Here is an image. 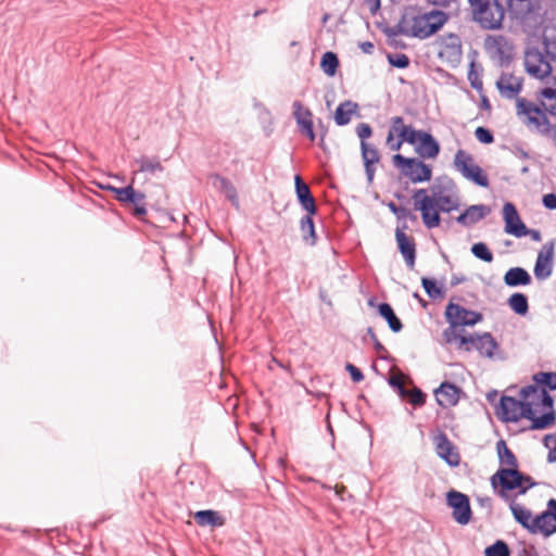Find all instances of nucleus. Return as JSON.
Instances as JSON below:
<instances>
[{
  "label": "nucleus",
  "instance_id": "1",
  "mask_svg": "<svg viewBox=\"0 0 556 556\" xmlns=\"http://www.w3.org/2000/svg\"><path fill=\"white\" fill-rule=\"evenodd\" d=\"M516 116L530 131H548L551 117H556V76L535 92V101L516 99Z\"/></svg>",
  "mask_w": 556,
  "mask_h": 556
},
{
  "label": "nucleus",
  "instance_id": "2",
  "mask_svg": "<svg viewBox=\"0 0 556 556\" xmlns=\"http://www.w3.org/2000/svg\"><path fill=\"white\" fill-rule=\"evenodd\" d=\"M496 452L500 462V468L490 478L491 486L504 501H510L511 492L525 494L535 484L531 477L525 476L518 470V460L504 440L496 443Z\"/></svg>",
  "mask_w": 556,
  "mask_h": 556
},
{
  "label": "nucleus",
  "instance_id": "3",
  "mask_svg": "<svg viewBox=\"0 0 556 556\" xmlns=\"http://www.w3.org/2000/svg\"><path fill=\"white\" fill-rule=\"evenodd\" d=\"M404 142L415 147V152L426 160H434L441 148L434 137L427 131L416 130L405 125L402 116L391 118V126L387 136V144L392 151H399Z\"/></svg>",
  "mask_w": 556,
  "mask_h": 556
},
{
  "label": "nucleus",
  "instance_id": "4",
  "mask_svg": "<svg viewBox=\"0 0 556 556\" xmlns=\"http://www.w3.org/2000/svg\"><path fill=\"white\" fill-rule=\"evenodd\" d=\"M507 502L516 521L530 533L549 536L556 532V500H549L547 509L536 517H533L529 509L517 503L515 497Z\"/></svg>",
  "mask_w": 556,
  "mask_h": 556
},
{
  "label": "nucleus",
  "instance_id": "5",
  "mask_svg": "<svg viewBox=\"0 0 556 556\" xmlns=\"http://www.w3.org/2000/svg\"><path fill=\"white\" fill-rule=\"evenodd\" d=\"M521 397L525 400V409L529 408L533 413V416L526 417L532 421L531 429H545L553 425V397L544 388L528 386L521 390Z\"/></svg>",
  "mask_w": 556,
  "mask_h": 556
},
{
  "label": "nucleus",
  "instance_id": "6",
  "mask_svg": "<svg viewBox=\"0 0 556 556\" xmlns=\"http://www.w3.org/2000/svg\"><path fill=\"white\" fill-rule=\"evenodd\" d=\"M473 20L484 29H498L505 10L498 0H469Z\"/></svg>",
  "mask_w": 556,
  "mask_h": 556
},
{
  "label": "nucleus",
  "instance_id": "7",
  "mask_svg": "<svg viewBox=\"0 0 556 556\" xmlns=\"http://www.w3.org/2000/svg\"><path fill=\"white\" fill-rule=\"evenodd\" d=\"M448 15L440 10H432L413 17L412 35L425 39L439 31L447 22Z\"/></svg>",
  "mask_w": 556,
  "mask_h": 556
},
{
  "label": "nucleus",
  "instance_id": "8",
  "mask_svg": "<svg viewBox=\"0 0 556 556\" xmlns=\"http://www.w3.org/2000/svg\"><path fill=\"white\" fill-rule=\"evenodd\" d=\"M392 162L413 184L426 182L432 178L430 165L417 157H405L402 154H394Z\"/></svg>",
  "mask_w": 556,
  "mask_h": 556
},
{
  "label": "nucleus",
  "instance_id": "9",
  "mask_svg": "<svg viewBox=\"0 0 556 556\" xmlns=\"http://www.w3.org/2000/svg\"><path fill=\"white\" fill-rule=\"evenodd\" d=\"M525 70L526 73L542 84L552 80L553 66L549 63L547 56L538 49H529L525 54Z\"/></svg>",
  "mask_w": 556,
  "mask_h": 556
},
{
  "label": "nucleus",
  "instance_id": "10",
  "mask_svg": "<svg viewBox=\"0 0 556 556\" xmlns=\"http://www.w3.org/2000/svg\"><path fill=\"white\" fill-rule=\"evenodd\" d=\"M414 208L421 214L425 226L429 229L441 224L440 212L433 195H429L426 189H418L413 194Z\"/></svg>",
  "mask_w": 556,
  "mask_h": 556
},
{
  "label": "nucleus",
  "instance_id": "11",
  "mask_svg": "<svg viewBox=\"0 0 556 556\" xmlns=\"http://www.w3.org/2000/svg\"><path fill=\"white\" fill-rule=\"evenodd\" d=\"M454 165L462 175L481 187L489 186V178L482 168L476 164L473 157L464 150H458L454 157Z\"/></svg>",
  "mask_w": 556,
  "mask_h": 556
},
{
  "label": "nucleus",
  "instance_id": "12",
  "mask_svg": "<svg viewBox=\"0 0 556 556\" xmlns=\"http://www.w3.org/2000/svg\"><path fill=\"white\" fill-rule=\"evenodd\" d=\"M444 315L450 325L458 327L475 326L483 319L481 313L467 309L452 302L447 304Z\"/></svg>",
  "mask_w": 556,
  "mask_h": 556
},
{
  "label": "nucleus",
  "instance_id": "13",
  "mask_svg": "<svg viewBox=\"0 0 556 556\" xmlns=\"http://www.w3.org/2000/svg\"><path fill=\"white\" fill-rule=\"evenodd\" d=\"M446 502L453 508V518L459 525H467L471 519V507L467 495L451 490L446 494Z\"/></svg>",
  "mask_w": 556,
  "mask_h": 556
},
{
  "label": "nucleus",
  "instance_id": "14",
  "mask_svg": "<svg viewBox=\"0 0 556 556\" xmlns=\"http://www.w3.org/2000/svg\"><path fill=\"white\" fill-rule=\"evenodd\" d=\"M498 415L505 421H518L525 417L533 416L528 408L525 409V400L518 401L511 396H502Z\"/></svg>",
  "mask_w": 556,
  "mask_h": 556
},
{
  "label": "nucleus",
  "instance_id": "15",
  "mask_svg": "<svg viewBox=\"0 0 556 556\" xmlns=\"http://www.w3.org/2000/svg\"><path fill=\"white\" fill-rule=\"evenodd\" d=\"M438 54L440 59L448 62H457L462 58V40L455 34H447L438 41Z\"/></svg>",
  "mask_w": 556,
  "mask_h": 556
},
{
  "label": "nucleus",
  "instance_id": "16",
  "mask_svg": "<svg viewBox=\"0 0 556 556\" xmlns=\"http://www.w3.org/2000/svg\"><path fill=\"white\" fill-rule=\"evenodd\" d=\"M503 219L505 222V232L517 238L528 235V228L521 220L516 206L507 202L503 206Z\"/></svg>",
  "mask_w": 556,
  "mask_h": 556
},
{
  "label": "nucleus",
  "instance_id": "17",
  "mask_svg": "<svg viewBox=\"0 0 556 556\" xmlns=\"http://www.w3.org/2000/svg\"><path fill=\"white\" fill-rule=\"evenodd\" d=\"M500 93L507 99L520 98L523 88V78L509 72H504L496 81Z\"/></svg>",
  "mask_w": 556,
  "mask_h": 556
},
{
  "label": "nucleus",
  "instance_id": "18",
  "mask_svg": "<svg viewBox=\"0 0 556 556\" xmlns=\"http://www.w3.org/2000/svg\"><path fill=\"white\" fill-rule=\"evenodd\" d=\"M294 109V117L300 126V130L302 134L308 137L311 141L315 140V132L313 129V114L312 112L304 108L301 102L295 101L293 103Z\"/></svg>",
  "mask_w": 556,
  "mask_h": 556
},
{
  "label": "nucleus",
  "instance_id": "19",
  "mask_svg": "<svg viewBox=\"0 0 556 556\" xmlns=\"http://www.w3.org/2000/svg\"><path fill=\"white\" fill-rule=\"evenodd\" d=\"M395 239L397 242V247L400 252L402 253L406 265L413 269L415 266L416 258V244L412 237L407 236L403 230L396 229Z\"/></svg>",
  "mask_w": 556,
  "mask_h": 556
},
{
  "label": "nucleus",
  "instance_id": "20",
  "mask_svg": "<svg viewBox=\"0 0 556 556\" xmlns=\"http://www.w3.org/2000/svg\"><path fill=\"white\" fill-rule=\"evenodd\" d=\"M460 389L450 382H443L435 391L437 402L442 407H452L458 403Z\"/></svg>",
  "mask_w": 556,
  "mask_h": 556
},
{
  "label": "nucleus",
  "instance_id": "21",
  "mask_svg": "<svg viewBox=\"0 0 556 556\" xmlns=\"http://www.w3.org/2000/svg\"><path fill=\"white\" fill-rule=\"evenodd\" d=\"M437 453L444 459L450 466H458L460 462L459 453L456 451L453 443L447 439L445 434H440L437 438Z\"/></svg>",
  "mask_w": 556,
  "mask_h": 556
},
{
  "label": "nucleus",
  "instance_id": "22",
  "mask_svg": "<svg viewBox=\"0 0 556 556\" xmlns=\"http://www.w3.org/2000/svg\"><path fill=\"white\" fill-rule=\"evenodd\" d=\"M473 348L484 357L493 358L498 349V344L489 332L475 333Z\"/></svg>",
  "mask_w": 556,
  "mask_h": 556
},
{
  "label": "nucleus",
  "instance_id": "23",
  "mask_svg": "<svg viewBox=\"0 0 556 556\" xmlns=\"http://www.w3.org/2000/svg\"><path fill=\"white\" fill-rule=\"evenodd\" d=\"M294 181L296 195L301 205L309 215H314L316 213V204L311 193L309 187L302 180L299 175L295 176Z\"/></svg>",
  "mask_w": 556,
  "mask_h": 556
},
{
  "label": "nucleus",
  "instance_id": "24",
  "mask_svg": "<svg viewBox=\"0 0 556 556\" xmlns=\"http://www.w3.org/2000/svg\"><path fill=\"white\" fill-rule=\"evenodd\" d=\"M362 148V157L365 164L366 174L369 180H372L375 168L374 165L377 164L380 160V155L378 150L368 144L367 142H361Z\"/></svg>",
  "mask_w": 556,
  "mask_h": 556
},
{
  "label": "nucleus",
  "instance_id": "25",
  "mask_svg": "<svg viewBox=\"0 0 556 556\" xmlns=\"http://www.w3.org/2000/svg\"><path fill=\"white\" fill-rule=\"evenodd\" d=\"M213 186L225 194V197L232 203L238 205V194L235 186L229 179L214 174L211 176Z\"/></svg>",
  "mask_w": 556,
  "mask_h": 556
},
{
  "label": "nucleus",
  "instance_id": "26",
  "mask_svg": "<svg viewBox=\"0 0 556 556\" xmlns=\"http://www.w3.org/2000/svg\"><path fill=\"white\" fill-rule=\"evenodd\" d=\"M195 522L201 527H222L225 518L216 510H199L194 514Z\"/></svg>",
  "mask_w": 556,
  "mask_h": 556
},
{
  "label": "nucleus",
  "instance_id": "27",
  "mask_svg": "<svg viewBox=\"0 0 556 556\" xmlns=\"http://www.w3.org/2000/svg\"><path fill=\"white\" fill-rule=\"evenodd\" d=\"M488 213L489 210L484 205H471L457 217V222L469 226L481 220Z\"/></svg>",
  "mask_w": 556,
  "mask_h": 556
},
{
  "label": "nucleus",
  "instance_id": "28",
  "mask_svg": "<svg viewBox=\"0 0 556 556\" xmlns=\"http://www.w3.org/2000/svg\"><path fill=\"white\" fill-rule=\"evenodd\" d=\"M357 111V104L352 101H345L336 109L334 122L339 126L346 125L351 122L352 116Z\"/></svg>",
  "mask_w": 556,
  "mask_h": 556
},
{
  "label": "nucleus",
  "instance_id": "29",
  "mask_svg": "<svg viewBox=\"0 0 556 556\" xmlns=\"http://www.w3.org/2000/svg\"><path fill=\"white\" fill-rule=\"evenodd\" d=\"M504 281L507 286L516 287V286H525L530 283L531 277L527 270L521 267H514L506 271L504 276Z\"/></svg>",
  "mask_w": 556,
  "mask_h": 556
},
{
  "label": "nucleus",
  "instance_id": "30",
  "mask_svg": "<svg viewBox=\"0 0 556 556\" xmlns=\"http://www.w3.org/2000/svg\"><path fill=\"white\" fill-rule=\"evenodd\" d=\"M552 256H553L552 250H549L547 252L542 251L539 253V256H538V260L535 263V267H534V273L538 278H546L551 275V273H552Z\"/></svg>",
  "mask_w": 556,
  "mask_h": 556
},
{
  "label": "nucleus",
  "instance_id": "31",
  "mask_svg": "<svg viewBox=\"0 0 556 556\" xmlns=\"http://www.w3.org/2000/svg\"><path fill=\"white\" fill-rule=\"evenodd\" d=\"M538 0H507L508 8L517 17H523L533 12Z\"/></svg>",
  "mask_w": 556,
  "mask_h": 556
},
{
  "label": "nucleus",
  "instance_id": "32",
  "mask_svg": "<svg viewBox=\"0 0 556 556\" xmlns=\"http://www.w3.org/2000/svg\"><path fill=\"white\" fill-rule=\"evenodd\" d=\"M379 314L386 318L389 324V327L392 331L399 332L402 330L403 325L401 320L396 317L393 308L388 303H382L378 306Z\"/></svg>",
  "mask_w": 556,
  "mask_h": 556
},
{
  "label": "nucleus",
  "instance_id": "33",
  "mask_svg": "<svg viewBox=\"0 0 556 556\" xmlns=\"http://www.w3.org/2000/svg\"><path fill=\"white\" fill-rule=\"evenodd\" d=\"M509 307L519 315H526L529 309L528 299L522 293H514L508 299Z\"/></svg>",
  "mask_w": 556,
  "mask_h": 556
},
{
  "label": "nucleus",
  "instance_id": "34",
  "mask_svg": "<svg viewBox=\"0 0 556 556\" xmlns=\"http://www.w3.org/2000/svg\"><path fill=\"white\" fill-rule=\"evenodd\" d=\"M338 66L339 60L336 53L330 51L324 53L320 67L326 75L333 76L337 73Z\"/></svg>",
  "mask_w": 556,
  "mask_h": 556
},
{
  "label": "nucleus",
  "instance_id": "35",
  "mask_svg": "<svg viewBox=\"0 0 556 556\" xmlns=\"http://www.w3.org/2000/svg\"><path fill=\"white\" fill-rule=\"evenodd\" d=\"M136 163L139 165L140 172L156 173L163 170V166L157 157L141 156L136 160Z\"/></svg>",
  "mask_w": 556,
  "mask_h": 556
},
{
  "label": "nucleus",
  "instance_id": "36",
  "mask_svg": "<svg viewBox=\"0 0 556 556\" xmlns=\"http://www.w3.org/2000/svg\"><path fill=\"white\" fill-rule=\"evenodd\" d=\"M301 230L303 233V238L307 240L311 239V243H315L316 235H315V228H314V222L312 219V215H307L302 218L301 220Z\"/></svg>",
  "mask_w": 556,
  "mask_h": 556
},
{
  "label": "nucleus",
  "instance_id": "37",
  "mask_svg": "<svg viewBox=\"0 0 556 556\" xmlns=\"http://www.w3.org/2000/svg\"><path fill=\"white\" fill-rule=\"evenodd\" d=\"M111 190L115 193V198L119 202L130 203L131 200H136V193L132 186L129 185L125 188H111Z\"/></svg>",
  "mask_w": 556,
  "mask_h": 556
},
{
  "label": "nucleus",
  "instance_id": "38",
  "mask_svg": "<svg viewBox=\"0 0 556 556\" xmlns=\"http://www.w3.org/2000/svg\"><path fill=\"white\" fill-rule=\"evenodd\" d=\"M435 202L439 208V212H451L455 208H457V203L454 199H452L450 195H444L442 193L434 194Z\"/></svg>",
  "mask_w": 556,
  "mask_h": 556
},
{
  "label": "nucleus",
  "instance_id": "39",
  "mask_svg": "<svg viewBox=\"0 0 556 556\" xmlns=\"http://www.w3.org/2000/svg\"><path fill=\"white\" fill-rule=\"evenodd\" d=\"M472 254L486 263H491L493 261V254L489 250L488 245L483 242L475 243L471 247Z\"/></svg>",
  "mask_w": 556,
  "mask_h": 556
},
{
  "label": "nucleus",
  "instance_id": "40",
  "mask_svg": "<svg viewBox=\"0 0 556 556\" xmlns=\"http://www.w3.org/2000/svg\"><path fill=\"white\" fill-rule=\"evenodd\" d=\"M485 556H509L508 545L504 541H496L484 551Z\"/></svg>",
  "mask_w": 556,
  "mask_h": 556
},
{
  "label": "nucleus",
  "instance_id": "41",
  "mask_svg": "<svg viewBox=\"0 0 556 556\" xmlns=\"http://www.w3.org/2000/svg\"><path fill=\"white\" fill-rule=\"evenodd\" d=\"M534 380L538 384L556 390V372H538L534 375Z\"/></svg>",
  "mask_w": 556,
  "mask_h": 556
},
{
  "label": "nucleus",
  "instance_id": "42",
  "mask_svg": "<svg viewBox=\"0 0 556 556\" xmlns=\"http://www.w3.org/2000/svg\"><path fill=\"white\" fill-rule=\"evenodd\" d=\"M389 383L399 391L401 397L406 396L405 376L402 372L391 375Z\"/></svg>",
  "mask_w": 556,
  "mask_h": 556
},
{
  "label": "nucleus",
  "instance_id": "43",
  "mask_svg": "<svg viewBox=\"0 0 556 556\" xmlns=\"http://www.w3.org/2000/svg\"><path fill=\"white\" fill-rule=\"evenodd\" d=\"M414 406H421L425 404V394L418 388L406 390V396Z\"/></svg>",
  "mask_w": 556,
  "mask_h": 556
},
{
  "label": "nucleus",
  "instance_id": "44",
  "mask_svg": "<svg viewBox=\"0 0 556 556\" xmlns=\"http://www.w3.org/2000/svg\"><path fill=\"white\" fill-rule=\"evenodd\" d=\"M544 445L548 448L547 460L556 462V434H547L544 438Z\"/></svg>",
  "mask_w": 556,
  "mask_h": 556
},
{
  "label": "nucleus",
  "instance_id": "45",
  "mask_svg": "<svg viewBox=\"0 0 556 556\" xmlns=\"http://www.w3.org/2000/svg\"><path fill=\"white\" fill-rule=\"evenodd\" d=\"M144 194L143 193H136V200H131V204H134V210H132V214L137 217H141V216H144L147 214V210L144 207V204H143V200H144Z\"/></svg>",
  "mask_w": 556,
  "mask_h": 556
},
{
  "label": "nucleus",
  "instance_id": "46",
  "mask_svg": "<svg viewBox=\"0 0 556 556\" xmlns=\"http://www.w3.org/2000/svg\"><path fill=\"white\" fill-rule=\"evenodd\" d=\"M421 283L425 291L430 298L435 299L442 294L440 288L437 287L435 281L429 278H422Z\"/></svg>",
  "mask_w": 556,
  "mask_h": 556
},
{
  "label": "nucleus",
  "instance_id": "47",
  "mask_svg": "<svg viewBox=\"0 0 556 556\" xmlns=\"http://www.w3.org/2000/svg\"><path fill=\"white\" fill-rule=\"evenodd\" d=\"M388 60L391 65L397 67V68H405L409 65V59L406 54L397 53V54H390L388 56Z\"/></svg>",
  "mask_w": 556,
  "mask_h": 556
},
{
  "label": "nucleus",
  "instance_id": "48",
  "mask_svg": "<svg viewBox=\"0 0 556 556\" xmlns=\"http://www.w3.org/2000/svg\"><path fill=\"white\" fill-rule=\"evenodd\" d=\"M475 136L481 143L490 144L494 141L492 132L482 126L476 128Z\"/></svg>",
  "mask_w": 556,
  "mask_h": 556
},
{
  "label": "nucleus",
  "instance_id": "49",
  "mask_svg": "<svg viewBox=\"0 0 556 556\" xmlns=\"http://www.w3.org/2000/svg\"><path fill=\"white\" fill-rule=\"evenodd\" d=\"M457 328L458 326H452L448 324V327L443 331V338L446 343L457 342L459 337Z\"/></svg>",
  "mask_w": 556,
  "mask_h": 556
},
{
  "label": "nucleus",
  "instance_id": "50",
  "mask_svg": "<svg viewBox=\"0 0 556 556\" xmlns=\"http://www.w3.org/2000/svg\"><path fill=\"white\" fill-rule=\"evenodd\" d=\"M457 342H458V349H460V350L463 349L466 352H469L471 350L470 345L473 346V343H475V334H470V336L459 334Z\"/></svg>",
  "mask_w": 556,
  "mask_h": 556
},
{
  "label": "nucleus",
  "instance_id": "51",
  "mask_svg": "<svg viewBox=\"0 0 556 556\" xmlns=\"http://www.w3.org/2000/svg\"><path fill=\"white\" fill-rule=\"evenodd\" d=\"M357 136L361 138L362 142L365 141V139L369 138L371 136V127L366 123H361L356 127Z\"/></svg>",
  "mask_w": 556,
  "mask_h": 556
},
{
  "label": "nucleus",
  "instance_id": "52",
  "mask_svg": "<svg viewBox=\"0 0 556 556\" xmlns=\"http://www.w3.org/2000/svg\"><path fill=\"white\" fill-rule=\"evenodd\" d=\"M346 370L350 372L351 378L354 382H361L364 379L363 372L352 364H346Z\"/></svg>",
  "mask_w": 556,
  "mask_h": 556
},
{
  "label": "nucleus",
  "instance_id": "53",
  "mask_svg": "<svg viewBox=\"0 0 556 556\" xmlns=\"http://www.w3.org/2000/svg\"><path fill=\"white\" fill-rule=\"evenodd\" d=\"M543 204L545 207H547L549 210H555L556 208V194H554V193L545 194L543 197Z\"/></svg>",
  "mask_w": 556,
  "mask_h": 556
},
{
  "label": "nucleus",
  "instance_id": "54",
  "mask_svg": "<svg viewBox=\"0 0 556 556\" xmlns=\"http://www.w3.org/2000/svg\"><path fill=\"white\" fill-rule=\"evenodd\" d=\"M490 46L501 50L502 47L507 46V40L503 36H495L490 38Z\"/></svg>",
  "mask_w": 556,
  "mask_h": 556
},
{
  "label": "nucleus",
  "instance_id": "55",
  "mask_svg": "<svg viewBox=\"0 0 556 556\" xmlns=\"http://www.w3.org/2000/svg\"><path fill=\"white\" fill-rule=\"evenodd\" d=\"M371 14H376L380 9V0H363Z\"/></svg>",
  "mask_w": 556,
  "mask_h": 556
},
{
  "label": "nucleus",
  "instance_id": "56",
  "mask_svg": "<svg viewBox=\"0 0 556 556\" xmlns=\"http://www.w3.org/2000/svg\"><path fill=\"white\" fill-rule=\"evenodd\" d=\"M536 134L539 135H542V136H548L552 138L554 144L556 146V124L553 125L551 122H549V127H548V131L546 132H543V131H535Z\"/></svg>",
  "mask_w": 556,
  "mask_h": 556
},
{
  "label": "nucleus",
  "instance_id": "57",
  "mask_svg": "<svg viewBox=\"0 0 556 556\" xmlns=\"http://www.w3.org/2000/svg\"><path fill=\"white\" fill-rule=\"evenodd\" d=\"M469 79H470L472 88L478 89V90L482 88V81L480 79H478L477 76H475L472 78V73L469 74Z\"/></svg>",
  "mask_w": 556,
  "mask_h": 556
},
{
  "label": "nucleus",
  "instance_id": "58",
  "mask_svg": "<svg viewBox=\"0 0 556 556\" xmlns=\"http://www.w3.org/2000/svg\"><path fill=\"white\" fill-rule=\"evenodd\" d=\"M361 49L365 52V53H371L372 50H374V45L369 41H365V42H362L361 43Z\"/></svg>",
  "mask_w": 556,
  "mask_h": 556
},
{
  "label": "nucleus",
  "instance_id": "59",
  "mask_svg": "<svg viewBox=\"0 0 556 556\" xmlns=\"http://www.w3.org/2000/svg\"><path fill=\"white\" fill-rule=\"evenodd\" d=\"M334 491L337 495L343 498V494L346 492V486L343 484H336Z\"/></svg>",
  "mask_w": 556,
  "mask_h": 556
},
{
  "label": "nucleus",
  "instance_id": "60",
  "mask_svg": "<svg viewBox=\"0 0 556 556\" xmlns=\"http://www.w3.org/2000/svg\"><path fill=\"white\" fill-rule=\"evenodd\" d=\"M528 235L531 237L532 240L534 241H540L541 240V233L538 231V230H529L528 229Z\"/></svg>",
  "mask_w": 556,
  "mask_h": 556
},
{
  "label": "nucleus",
  "instance_id": "61",
  "mask_svg": "<svg viewBox=\"0 0 556 556\" xmlns=\"http://www.w3.org/2000/svg\"><path fill=\"white\" fill-rule=\"evenodd\" d=\"M428 2L435 5H445L450 2V0H427Z\"/></svg>",
  "mask_w": 556,
  "mask_h": 556
}]
</instances>
